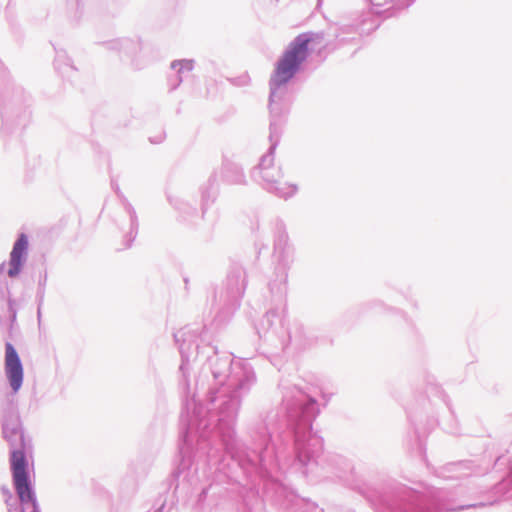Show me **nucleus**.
Instances as JSON below:
<instances>
[{
  "instance_id": "obj_5",
  "label": "nucleus",
  "mask_w": 512,
  "mask_h": 512,
  "mask_svg": "<svg viewBox=\"0 0 512 512\" xmlns=\"http://www.w3.org/2000/svg\"><path fill=\"white\" fill-rule=\"evenodd\" d=\"M172 67L173 68H177L178 67V71H181L182 69L190 70L191 69V63L188 62V61H182V62H178V63H173Z\"/></svg>"
},
{
  "instance_id": "obj_4",
  "label": "nucleus",
  "mask_w": 512,
  "mask_h": 512,
  "mask_svg": "<svg viewBox=\"0 0 512 512\" xmlns=\"http://www.w3.org/2000/svg\"><path fill=\"white\" fill-rule=\"evenodd\" d=\"M27 247V237L24 234H21L18 240L15 242L10 254V267L8 270V275L10 277H15L19 274Z\"/></svg>"
},
{
  "instance_id": "obj_3",
  "label": "nucleus",
  "mask_w": 512,
  "mask_h": 512,
  "mask_svg": "<svg viewBox=\"0 0 512 512\" xmlns=\"http://www.w3.org/2000/svg\"><path fill=\"white\" fill-rule=\"evenodd\" d=\"M5 374L12 390L16 393L23 383V366L19 355L11 343L5 346Z\"/></svg>"
},
{
  "instance_id": "obj_1",
  "label": "nucleus",
  "mask_w": 512,
  "mask_h": 512,
  "mask_svg": "<svg viewBox=\"0 0 512 512\" xmlns=\"http://www.w3.org/2000/svg\"><path fill=\"white\" fill-rule=\"evenodd\" d=\"M314 40L309 33L299 34L278 60L271 82L275 86L287 83L308 55V45Z\"/></svg>"
},
{
  "instance_id": "obj_2",
  "label": "nucleus",
  "mask_w": 512,
  "mask_h": 512,
  "mask_svg": "<svg viewBox=\"0 0 512 512\" xmlns=\"http://www.w3.org/2000/svg\"><path fill=\"white\" fill-rule=\"evenodd\" d=\"M27 461L22 450H15L11 454V469L13 482L21 503H34V495L31 490L26 471Z\"/></svg>"
}]
</instances>
